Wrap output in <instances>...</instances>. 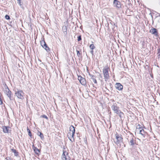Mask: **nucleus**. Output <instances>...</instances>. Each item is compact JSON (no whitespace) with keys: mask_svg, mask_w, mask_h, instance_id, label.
I'll return each mask as SVG.
<instances>
[{"mask_svg":"<svg viewBox=\"0 0 160 160\" xmlns=\"http://www.w3.org/2000/svg\"><path fill=\"white\" fill-rule=\"evenodd\" d=\"M78 79L82 85H84L86 84V80L84 78H83L81 76H78Z\"/></svg>","mask_w":160,"mask_h":160,"instance_id":"nucleus-10","label":"nucleus"},{"mask_svg":"<svg viewBox=\"0 0 160 160\" xmlns=\"http://www.w3.org/2000/svg\"><path fill=\"white\" fill-rule=\"evenodd\" d=\"M90 48L92 50H93L95 48V47L93 44H91L89 46Z\"/></svg>","mask_w":160,"mask_h":160,"instance_id":"nucleus-19","label":"nucleus"},{"mask_svg":"<svg viewBox=\"0 0 160 160\" xmlns=\"http://www.w3.org/2000/svg\"><path fill=\"white\" fill-rule=\"evenodd\" d=\"M5 18L6 19L8 20L10 19L9 16L8 15H6L5 16Z\"/></svg>","mask_w":160,"mask_h":160,"instance_id":"nucleus-22","label":"nucleus"},{"mask_svg":"<svg viewBox=\"0 0 160 160\" xmlns=\"http://www.w3.org/2000/svg\"><path fill=\"white\" fill-rule=\"evenodd\" d=\"M92 81H93V82L95 83H97V80H96L95 79H95H93V80H92Z\"/></svg>","mask_w":160,"mask_h":160,"instance_id":"nucleus-27","label":"nucleus"},{"mask_svg":"<svg viewBox=\"0 0 160 160\" xmlns=\"http://www.w3.org/2000/svg\"><path fill=\"white\" fill-rule=\"evenodd\" d=\"M116 88L118 90H121L123 89V86L119 83H117L115 84Z\"/></svg>","mask_w":160,"mask_h":160,"instance_id":"nucleus-11","label":"nucleus"},{"mask_svg":"<svg viewBox=\"0 0 160 160\" xmlns=\"http://www.w3.org/2000/svg\"><path fill=\"white\" fill-rule=\"evenodd\" d=\"M5 93L7 95L9 99H11V91L9 90L8 87L5 85L4 89Z\"/></svg>","mask_w":160,"mask_h":160,"instance_id":"nucleus-7","label":"nucleus"},{"mask_svg":"<svg viewBox=\"0 0 160 160\" xmlns=\"http://www.w3.org/2000/svg\"><path fill=\"white\" fill-rule=\"evenodd\" d=\"M75 133V129L73 126L69 127V130L68 136V138L72 142L74 141V136Z\"/></svg>","mask_w":160,"mask_h":160,"instance_id":"nucleus-1","label":"nucleus"},{"mask_svg":"<svg viewBox=\"0 0 160 160\" xmlns=\"http://www.w3.org/2000/svg\"><path fill=\"white\" fill-rule=\"evenodd\" d=\"M90 52H91V53L92 54H93V50H92V51H90Z\"/></svg>","mask_w":160,"mask_h":160,"instance_id":"nucleus-32","label":"nucleus"},{"mask_svg":"<svg viewBox=\"0 0 160 160\" xmlns=\"http://www.w3.org/2000/svg\"><path fill=\"white\" fill-rule=\"evenodd\" d=\"M150 32L155 35H157L158 33L157 32V30L155 28L151 29L150 31Z\"/></svg>","mask_w":160,"mask_h":160,"instance_id":"nucleus-13","label":"nucleus"},{"mask_svg":"<svg viewBox=\"0 0 160 160\" xmlns=\"http://www.w3.org/2000/svg\"><path fill=\"white\" fill-rule=\"evenodd\" d=\"M111 108L114 111V113L118 114L120 118L123 117L124 114L119 110V108L117 107L116 103H114L111 106Z\"/></svg>","mask_w":160,"mask_h":160,"instance_id":"nucleus-2","label":"nucleus"},{"mask_svg":"<svg viewBox=\"0 0 160 160\" xmlns=\"http://www.w3.org/2000/svg\"><path fill=\"white\" fill-rule=\"evenodd\" d=\"M3 132L5 133H8V127L6 126H3L2 127Z\"/></svg>","mask_w":160,"mask_h":160,"instance_id":"nucleus-14","label":"nucleus"},{"mask_svg":"<svg viewBox=\"0 0 160 160\" xmlns=\"http://www.w3.org/2000/svg\"><path fill=\"white\" fill-rule=\"evenodd\" d=\"M78 41H80L81 40V36H79L78 37Z\"/></svg>","mask_w":160,"mask_h":160,"instance_id":"nucleus-24","label":"nucleus"},{"mask_svg":"<svg viewBox=\"0 0 160 160\" xmlns=\"http://www.w3.org/2000/svg\"><path fill=\"white\" fill-rule=\"evenodd\" d=\"M113 5L118 8L121 7V4L120 2L118 0H114L113 1Z\"/></svg>","mask_w":160,"mask_h":160,"instance_id":"nucleus-9","label":"nucleus"},{"mask_svg":"<svg viewBox=\"0 0 160 160\" xmlns=\"http://www.w3.org/2000/svg\"><path fill=\"white\" fill-rule=\"evenodd\" d=\"M11 150L12 152L14 153L15 156H18V153L15 149L13 148H12L11 149Z\"/></svg>","mask_w":160,"mask_h":160,"instance_id":"nucleus-15","label":"nucleus"},{"mask_svg":"<svg viewBox=\"0 0 160 160\" xmlns=\"http://www.w3.org/2000/svg\"><path fill=\"white\" fill-rule=\"evenodd\" d=\"M27 132L28 133V135L30 137L32 135L31 134V132H30V130L28 128H27Z\"/></svg>","mask_w":160,"mask_h":160,"instance_id":"nucleus-21","label":"nucleus"},{"mask_svg":"<svg viewBox=\"0 0 160 160\" xmlns=\"http://www.w3.org/2000/svg\"><path fill=\"white\" fill-rule=\"evenodd\" d=\"M5 160H12L11 158L9 157H7L5 158Z\"/></svg>","mask_w":160,"mask_h":160,"instance_id":"nucleus-26","label":"nucleus"},{"mask_svg":"<svg viewBox=\"0 0 160 160\" xmlns=\"http://www.w3.org/2000/svg\"><path fill=\"white\" fill-rule=\"evenodd\" d=\"M15 94L17 98L20 99H23L24 98V93L22 90H18L16 91Z\"/></svg>","mask_w":160,"mask_h":160,"instance_id":"nucleus-6","label":"nucleus"},{"mask_svg":"<svg viewBox=\"0 0 160 160\" xmlns=\"http://www.w3.org/2000/svg\"><path fill=\"white\" fill-rule=\"evenodd\" d=\"M37 135H38L42 139L44 138L43 135V134H42V133L41 132H40L39 131H38L37 132Z\"/></svg>","mask_w":160,"mask_h":160,"instance_id":"nucleus-17","label":"nucleus"},{"mask_svg":"<svg viewBox=\"0 0 160 160\" xmlns=\"http://www.w3.org/2000/svg\"><path fill=\"white\" fill-rule=\"evenodd\" d=\"M2 104V101L1 99V98H0V104Z\"/></svg>","mask_w":160,"mask_h":160,"instance_id":"nucleus-29","label":"nucleus"},{"mask_svg":"<svg viewBox=\"0 0 160 160\" xmlns=\"http://www.w3.org/2000/svg\"><path fill=\"white\" fill-rule=\"evenodd\" d=\"M22 0H17V2L19 4V5L21 6L22 5V3L21 2V1Z\"/></svg>","mask_w":160,"mask_h":160,"instance_id":"nucleus-20","label":"nucleus"},{"mask_svg":"<svg viewBox=\"0 0 160 160\" xmlns=\"http://www.w3.org/2000/svg\"><path fill=\"white\" fill-rule=\"evenodd\" d=\"M137 128H138L140 129V130H141L142 128H141L140 127V125H138Z\"/></svg>","mask_w":160,"mask_h":160,"instance_id":"nucleus-31","label":"nucleus"},{"mask_svg":"<svg viewBox=\"0 0 160 160\" xmlns=\"http://www.w3.org/2000/svg\"><path fill=\"white\" fill-rule=\"evenodd\" d=\"M70 158L69 156L68 153L66 151H63L62 156V160H70Z\"/></svg>","mask_w":160,"mask_h":160,"instance_id":"nucleus-5","label":"nucleus"},{"mask_svg":"<svg viewBox=\"0 0 160 160\" xmlns=\"http://www.w3.org/2000/svg\"><path fill=\"white\" fill-rule=\"evenodd\" d=\"M77 55L78 56H79L80 55V53L79 51L77 50Z\"/></svg>","mask_w":160,"mask_h":160,"instance_id":"nucleus-25","label":"nucleus"},{"mask_svg":"<svg viewBox=\"0 0 160 160\" xmlns=\"http://www.w3.org/2000/svg\"><path fill=\"white\" fill-rule=\"evenodd\" d=\"M130 142L131 145H133L134 144V140L132 138L131 139Z\"/></svg>","mask_w":160,"mask_h":160,"instance_id":"nucleus-18","label":"nucleus"},{"mask_svg":"<svg viewBox=\"0 0 160 160\" xmlns=\"http://www.w3.org/2000/svg\"><path fill=\"white\" fill-rule=\"evenodd\" d=\"M109 70V68L108 66H105L102 70L104 78L105 81H107L109 78L108 71Z\"/></svg>","mask_w":160,"mask_h":160,"instance_id":"nucleus-3","label":"nucleus"},{"mask_svg":"<svg viewBox=\"0 0 160 160\" xmlns=\"http://www.w3.org/2000/svg\"><path fill=\"white\" fill-rule=\"evenodd\" d=\"M136 131L137 132H139L140 134L141 135L143 136L144 137V136L145 135V132L143 129H142L140 130V129L138 128H137L136 129Z\"/></svg>","mask_w":160,"mask_h":160,"instance_id":"nucleus-12","label":"nucleus"},{"mask_svg":"<svg viewBox=\"0 0 160 160\" xmlns=\"http://www.w3.org/2000/svg\"><path fill=\"white\" fill-rule=\"evenodd\" d=\"M0 98H1V94H0Z\"/></svg>","mask_w":160,"mask_h":160,"instance_id":"nucleus-33","label":"nucleus"},{"mask_svg":"<svg viewBox=\"0 0 160 160\" xmlns=\"http://www.w3.org/2000/svg\"><path fill=\"white\" fill-rule=\"evenodd\" d=\"M115 138L114 140V142L117 145L119 144L122 142L123 138L121 135L117 133L115 134Z\"/></svg>","mask_w":160,"mask_h":160,"instance_id":"nucleus-4","label":"nucleus"},{"mask_svg":"<svg viewBox=\"0 0 160 160\" xmlns=\"http://www.w3.org/2000/svg\"><path fill=\"white\" fill-rule=\"evenodd\" d=\"M91 79H92V80H93V79H95V77L94 76L92 75L91 77Z\"/></svg>","mask_w":160,"mask_h":160,"instance_id":"nucleus-30","label":"nucleus"},{"mask_svg":"<svg viewBox=\"0 0 160 160\" xmlns=\"http://www.w3.org/2000/svg\"><path fill=\"white\" fill-rule=\"evenodd\" d=\"M41 44L42 47L45 48L47 52H49L50 51L49 48L47 46L44 41L43 40L41 41Z\"/></svg>","mask_w":160,"mask_h":160,"instance_id":"nucleus-8","label":"nucleus"},{"mask_svg":"<svg viewBox=\"0 0 160 160\" xmlns=\"http://www.w3.org/2000/svg\"><path fill=\"white\" fill-rule=\"evenodd\" d=\"M42 117L45 118L47 119H48V118L45 115H42Z\"/></svg>","mask_w":160,"mask_h":160,"instance_id":"nucleus-23","label":"nucleus"},{"mask_svg":"<svg viewBox=\"0 0 160 160\" xmlns=\"http://www.w3.org/2000/svg\"><path fill=\"white\" fill-rule=\"evenodd\" d=\"M33 148L35 153L37 154H38L40 152L39 150L36 147H33Z\"/></svg>","mask_w":160,"mask_h":160,"instance_id":"nucleus-16","label":"nucleus"},{"mask_svg":"<svg viewBox=\"0 0 160 160\" xmlns=\"http://www.w3.org/2000/svg\"><path fill=\"white\" fill-rule=\"evenodd\" d=\"M158 54L159 56H160V48L158 49Z\"/></svg>","mask_w":160,"mask_h":160,"instance_id":"nucleus-28","label":"nucleus"}]
</instances>
